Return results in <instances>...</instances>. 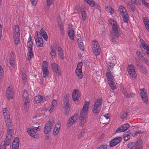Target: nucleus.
<instances>
[{"label":"nucleus","mask_w":149,"mask_h":149,"mask_svg":"<svg viewBox=\"0 0 149 149\" xmlns=\"http://www.w3.org/2000/svg\"><path fill=\"white\" fill-rule=\"evenodd\" d=\"M84 1L88 3L91 7H93L94 5L95 2L93 0H84Z\"/></svg>","instance_id":"obj_38"},{"label":"nucleus","mask_w":149,"mask_h":149,"mask_svg":"<svg viewBox=\"0 0 149 149\" xmlns=\"http://www.w3.org/2000/svg\"><path fill=\"white\" fill-rule=\"evenodd\" d=\"M35 101L36 103H38L41 102H44L45 100V98L40 95H38L35 97L34 98Z\"/></svg>","instance_id":"obj_15"},{"label":"nucleus","mask_w":149,"mask_h":149,"mask_svg":"<svg viewBox=\"0 0 149 149\" xmlns=\"http://www.w3.org/2000/svg\"><path fill=\"white\" fill-rule=\"evenodd\" d=\"M70 97L69 95L68 94H65L64 97V100L63 101L64 102H66L68 101L69 102V98Z\"/></svg>","instance_id":"obj_54"},{"label":"nucleus","mask_w":149,"mask_h":149,"mask_svg":"<svg viewBox=\"0 0 149 149\" xmlns=\"http://www.w3.org/2000/svg\"><path fill=\"white\" fill-rule=\"evenodd\" d=\"M80 119L81 120V122L80 123V125L81 126H82L84 125L86 121V120L85 118H80Z\"/></svg>","instance_id":"obj_50"},{"label":"nucleus","mask_w":149,"mask_h":149,"mask_svg":"<svg viewBox=\"0 0 149 149\" xmlns=\"http://www.w3.org/2000/svg\"><path fill=\"white\" fill-rule=\"evenodd\" d=\"M138 143H139V139L136 142L129 143L127 144V147L130 149H132L133 148L134 149V148H135Z\"/></svg>","instance_id":"obj_19"},{"label":"nucleus","mask_w":149,"mask_h":149,"mask_svg":"<svg viewBox=\"0 0 149 149\" xmlns=\"http://www.w3.org/2000/svg\"><path fill=\"white\" fill-rule=\"evenodd\" d=\"M68 35L71 39L73 40L74 39V32L72 27L71 28H69V30L68 31Z\"/></svg>","instance_id":"obj_17"},{"label":"nucleus","mask_w":149,"mask_h":149,"mask_svg":"<svg viewBox=\"0 0 149 149\" xmlns=\"http://www.w3.org/2000/svg\"><path fill=\"white\" fill-rule=\"evenodd\" d=\"M13 142H14L16 143L19 144V138L18 137H16L14 139Z\"/></svg>","instance_id":"obj_62"},{"label":"nucleus","mask_w":149,"mask_h":149,"mask_svg":"<svg viewBox=\"0 0 149 149\" xmlns=\"http://www.w3.org/2000/svg\"><path fill=\"white\" fill-rule=\"evenodd\" d=\"M33 6H36L37 2V0H30Z\"/></svg>","instance_id":"obj_63"},{"label":"nucleus","mask_w":149,"mask_h":149,"mask_svg":"<svg viewBox=\"0 0 149 149\" xmlns=\"http://www.w3.org/2000/svg\"><path fill=\"white\" fill-rule=\"evenodd\" d=\"M27 47H33V44L31 35H30L27 41Z\"/></svg>","instance_id":"obj_32"},{"label":"nucleus","mask_w":149,"mask_h":149,"mask_svg":"<svg viewBox=\"0 0 149 149\" xmlns=\"http://www.w3.org/2000/svg\"><path fill=\"white\" fill-rule=\"evenodd\" d=\"M111 74L110 72H107L106 73V75L108 84L111 87V89L113 90H114L116 88L114 86V83Z\"/></svg>","instance_id":"obj_6"},{"label":"nucleus","mask_w":149,"mask_h":149,"mask_svg":"<svg viewBox=\"0 0 149 149\" xmlns=\"http://www.w3.org/2000/svg\"><path fill=\"white\" fill-rule=\"evenodd\" d=\"M23 100H27L26 99L29 100L28 97V95L27 91L26 90H24L23 91Z\"/></svg>","instance_id":"obj_29"},{"label":"nucleus","mask_w":149,"mask_h":149,"mask_svg":"<svg viewBox=\"0 0 149 149\" xmlns=\"http://www.w3.org/2000/svg\"><path fill=\"white\" fill-rule=\"evenodd\" d=\"M32 47H28V52L27 54V60L30 61L33 57L34 54L33 51Z\"/></svg>","instance_id":"obj_14"},{"label":"nucleus","mask_w":149,"mask_h":149,"mask_svg":"<svg viewBox=\"0 0 149 149\" xmlns=\"http://www.w3.org/2000/svg\"><path fill=\"white\" fill-rule=\"evenodd\" d=\"M14 130L13 129H8L6 134V139L5 140L7 141V144L10 143L12 139V134Z\"/></svg>","instance_id":"obj_10"},{"label":"nucleus","mask_w":149,"mask_h":149,"mask_svg":"<svg viewBox=\"0 0 149 149\" xmlns=\"http://www.w3.org/2000/svg\"><path fill=\"white\" fill-rule=\"evenodd\" d=\"M48 64L47 61H43L42 66V68H48Z\"/></svg>","instance_id":"obj_55"},{"label":"nucleus","mask_w":149,"mask_h":149,"mask_svg":"<svg viewBox=\"0 0 149 149\" xmlns=\"http://www.w3.org/2000/svg\"><path fill=\"white\" fill-rule=\"evenodd\" d=\"M43 72V76L44 77H46L49 74L48 68H42Z\"/></svg>","instance_id":"obj_30"},{"label":"nucleus","mask_w":149,"mask_h":149,"mask_svg":"<svg viewBox=\"0 0 149 149\" xmlns=\"http://www.w3.org/2000/svg\"><path fill=\"white\" fill-rule=\"evenodd\" d=\"M111 41L113 44H115L116 37L118 38L120 36L121 33L119 31L118 27L116 24L112 26V30L111 31Z\"/></svg>","instance_id":"obj_1"},{"label":"nucleus","mask_w":149,"mask_h":149,"mask_svg":"<svg viewBox=\"0 0 149 149\" xmlns=\"http://www.w3.org/2000/svg\"><path fill=\"white\" fill-rule=\"evenodd\" d=\"M107 64L109 66V67L108 68L109 69V71L111 70V71H110V72L111 74H112L113 72H111L112 69L113 67L114 66L115 64H114L113 62L111 61L110 60H108L107 61Z\"/></svg>","instance_id":"obj_22"},{"label":"nucleus","mask_w":149,"mask_h":149,"mask_svg":"<svg viewBox=\"0 0 149 149\" xmlns=\"http://www.w3.org/2000/svg\"><path fill=\"white\" fill-rule=\"evenodd\" d=\"M109 22L110 24L112 26L114 25H116L117 24L116 22L112 19H109Z\"/></svg>","instance_id":"obj_48"},{"label":"nucleus","mask_w":149,"mask_h":149,"mask_svg":"<svg viewBox=\"0 0 149 149\" xmlns=\"http://www.w3.org/2000/svg\"><path fill=\"white\" fill-rule=\"evenodd\" d=\"M143 21L144 24L146 25V24H147L149 23V21L147 18L146 17H144L143 18Z\"/></svg>","instance_id":"obj_57"},{"label":"nucleus","mask_w":149,"mask_h":149,"mask_svg":"<svg viewBox=\"0 0 149 149\" xmlns=\"http://www.w3.org/2000/svg\"><path fill=\"white\" fill-rule=\"evenodd\" d=\"M102 99L101 98L97 99L94 102L92 107L93 112L95 115H98L100 112L101 107H100L102 103Z\"/></svg>","instance_id":"obj_2"},{"label":"nucleus","mask_w":149,"mask_h":149,"mask_svg":"<svg viewBox=\"0 0 149 149\" xmlns=\"http://www.w3.org/2000/svg\"><path fill=\"white\" fill-rule=\"evenodd\" d=\"M58 51L60 58L61 59H63V50L61 47H58Z\"/></svg>","instance_id":"obj_25"},{"label":"nucleus","mask_w":149,"mask_h":149,"mask_svg":"<svg viewBox=\"0 0 149 149\" xmlns=\"http://www.w3.org/2000/svg\"><path fill=\"white\" fill-rule=\"evenodd\" d=\"M54 122L52 120L49 119L48 122L46 123L44 128V132L45 134H47L51 130Z\"/></svg>","instance_id":"obj_4"},{"label":"nucleus","mask_w":149,"mask_h":149,"mask_svg":"<svg viewBox=\"0 0 149 149\" xmlns=\"http://www.w3.org/2000/svg\"><path fill=\"white\" fill-rule=\"evenodd\" d=\"M14 39L15 43L16 45L19 43V38H14Z\"/></svg>","instance_id":"obj_58"},{"label":"nucleus","mask_w":149,"mask_h":149,"mask_svg":"<svg viewBox=\"0 0 149 149\" xmlns=\"http://www.w3.org/2000/svg\"><path fill=\"white\" fill-rule=\"evenodd\" d=\"M130 138V135L129 134H127L126 136H125L123 137V139L125 141H127Z\"/></svg>","instance_id":"obj_64"},{"label":"nucleus","mask_w":149,"mask_h":149,"mask_svg":"<svg viewBox=\"0 0 149 149\" xmlns=\"http://www.w3.org/2000/svg\"><path fill=\"white\" fill-rule=\"evenodd\" d=\"M3 112L7 127L8 129H13L12 124L10 119L9 113L7 108L3 109Z\"/></svg>","instance_id":"obj_3"},{"label":"nucleus","mask_w":149,"mask_h":149,"mask_svg":"<svg viewBox=\"0 0 149 149\" xmlns=\"http://www.w3.org/2000/svg\"><path fill=\"white\" fill-rule=\"evenodd\" d=\"M87 112L82 110L80 113V118H85L86 115H87Z\"/></svg>","instance_id":"obj_34"},{"label":"nucleus","mask_w":149,"mask_h":149,"mask_svg":"<svg viewBox=\"0 0 149 149\" xmlns=\"http://www.w3.org/2000/svg\"><path fill=\"white\" fill-rule=\"evenodd\" d=\"M8 63L12 67H14L15 63V60L14 58V53L11 52L9 55Z\"/></svg>","instance_id":"obj_13"},{"label":"nucleus","mask_w":149,"mask_h":149,"mask_svg":"<svg viewBox=\"0 0 149 149\" xmlns=\"http://www.w3.org/2000/svg\"><path fill=\"white\" fill-rule=\"evenodd\" d=\"M14 95V90L11 87H8L6 91V96L8 100H10L13 98Z\"/></svg>","instance_id":"obj_5"},{"label":"nucleus","mask_w":149,"mask_h":149,"mask_svg":"<svg viewBox=\"0 0 149 149\" xmlns=\"http://www.w3.org/2000/svg\"><path fill=\"white\" fill-rule=\"evenodd\" d=\"M19 144L16 143L14 142H13L12 146V149H18Z\"/></svg>","instance_id":"obj_44"},{"label":"nucleus","mask_w":149,"mask_h":149,"mask_svg":"<svg viewBox=\"0 0 149 149\" xmlns=\"http://www.w3.org/2000/svg\"><path fill=\"white\" fill-rule=\"evenodd\" d=\"M78 118V114L75 113L69 119L67 122V125L69 127H71L76 122Z\"/></svg>","instance_id":"obj_7"},{"label":"nucleus","mask_w":149,"mask_h":149,"mask_svg":"<svg viewBox=\"0 0 149 149\" xmlns=\"http://www.w3.org/2000/svg\"><path fill=\"white\" fill-rule=\"evenodd\" d=\"M127 7L129 9L133 12H134L135 10V6L132 3H128Z\"/></svg>","instance_id":"obj_36"},{"label":"nucleus","mask_w":149,"mask_h":149,"mask_svg":"<svg viewBox=\"0 0 149 149\" xmlns=\"http://www.w3.org/2000/svg\"><path fill=\"white\" fill-rule=\"evenodd\" d=\"M92 47H100L98 42L96 40L93 41L92 42Z\"/></svg>","instance_id":"obj_45"},{"label":"nucleus","mask_w":149,"mask_h":149,"mask_svg":"<svg viewBox=\"0 0 149 149\" xmlns=\"http://www.w3.org/2000/svg\"><path fill=\"white\" fill-rule=\"evenodd\" d=\"M10 143H9L8 145L7 144V141H4L2 142L0 146V149H6V146H9Z\"/></svg>","instance_id":"obj_28"},{"label":"nucleus","mask_w":149,"mask_h":149,"mask_svg":"<svg viewBox=\"0 0 149 149\" xmlns=\"http://www.w3.org/2000/svg\"><path fill=\"white\" fill-rule=\"evenodd\" d=\"M59 130L57 129V128L54 127V131H53V134L54 135H57L59 132Z\"/></svg>","instance_id":"obj_56"},{"label":"nucleus","mask_w":149,"mask_h":149,"mask_svg":"<svg viewBox=\"0 0 149 149\" xmlns=\"http://www.w3.org/2000/svg\"><path fill=\"white\" fill-rule=\"evenodd\" d=\"M127 71L129 75L132 77L135 78L136 77L135 69L132 65H129L127 67Z\"/></svg>","instance_id":"obj_9"},{"label":"nucleus","mask_w":149,"mask_h":149,"mask_svg":"<svg viewBox=\"0 0 149 149\" xmlns=\"http://www.w3.org/2000/svg\"><path fill=\"white\" fill-rule=\"evenodd\" d=\"M63 107L64 110V113L67 115L69 113L70 106L68 101H63Z\"/></svg>","instance_id":"obj_11"},{"label":"nucleus","mask_w":149,"mask_h":149,"mask_svg":"<svg viewBox=\"0 0 149 149\" xmlns=\"http://www.w3.org/2000/svg\"><path fill=\"white\" fill-rule=\"evenodd\" d=\"M110 146L111 147H113L117 145L116 142L113 141V139L109 143Z\"/></svg>","instance_id":"obj_49"},{"label":"nucleus","mask_w":149,"mask_h":149,"mask_svg":"<svg viewBox=\"0 0 149 149\" xmlns=\"http://www.w3.org/2000/svg\"><path fill=\"white\" fill-rule=\"evenodd\" d=\"M23 100L24 102V108L26 109L28 108L29 101V100Z\"/></svg>","instance_id":"obj_43"},{"label":"nucleus","mask_w":149,"mask_h":149,"mask_svg":"<svg viewBox=\"0 0 149 149\" xmlns=\"http://www.w3.org/2000/svg\"><path fill=\"white\" fill-rule=\"evenodd\" d=\"M92 50L96 55H98L100 54V49L99 47H92Z\"/></svg>","instance_id":"obj_24"},{"label":"nucleus","mask_w":149,"mask_h":149,"mask_svg":"<svg viewBox=\"0 0 149 149\" xmlns=\"http://www.w3.org/2000/svg\"><path fill=\"white\" fill-rule=\"evenodd\" d=\"M107 146L106 145H102L97 148V149H107Z\"/></svg>","instance_id":"obj_59"},{"label":"nucleus","mask_w":149,"mask_h":149,"mask_svg":"<svg viewBox=\"0 0 149 149\" xmlns=\"http://www.w3.org/2000/svg\"><path fill=\"white\" fill-rule=\"evenodd\" d=\"M77 42H78V45H79V47H84V44L83 43V41L81 39H80L78 38Z\"/></svg>","instance_id":"obj_46"},{"label":"nucleus","mask_w":149,"mask_h":149,"mask_svg":"<svg viewBox=\"0 0 149 149\" xmlns=\"http://www.w3.org/2000/svg\"><path fill=\"white\" fill-rule=\"evenodd\" d=\"M75 72L76 75L79 79L82 78L83 77V74L82 73V70H81L80 69H76L75 71Z\"/></svg>","instance_id":"obj_23"},{"label":"nucleus","mask_w":149,"mask_h":149,"mask_svg":"<svg viewBox=\"0 0 149 149\" xmlns=\"http://www.w3.org/2000/svg\"><path fill=\"white\" fill-rule=\"evenodd\" d=\"M139 68L143 73L146 74L147 73L148 71L144 67L143 65L140 66Z\"/></svg>","instance_id":"obj_42"},{"label":"nucleus","mask_w":149,"mask_h":149,"mask_svg":"<svg viewBox=\"0 0 149 149\" xmlns=\"http://www.w3.org/2000/svg\"><path fill=\"white\" fill-rule=\"evenodd\" d=\"M140 38V43L141 45V47H149L148 45L141 38Z\"/></svg>","instance_id":"obj_35"},{"label":"nucleus","mask_w":149,"mask_h":149,"mask_svg":"<svg viewBox=\"0 0 149 149\" xmlns=\"http://www.w3.org/2000/svg\"><path fill=\"white\" fill-rule=\"evenodd\" d=\"M34 36V38L36 42V45L38 47H43V39L42 37H39L38 32H36Z\"/></svg>","instance_id":"obj_8"},{"label":"nucleus","mask_w":149,"mask_h":149,"mask_svg":"<svg viewBox=\"0 0 149 149\" xmlns=\"http://www.w3.org/2000/svg\"><path fill=\"white\" fill-rule=\"evenodd\" d=\"M129 125L128 123L125 124L118 128L116 131V133H120L126 130L129 127Z\"/></svg>","instance_id":"obj_12"},{"label":"nucleus","mask_w":149,"mask_h":149,"mask_svg":"<svg viewBox=\"0 0 149 149\" xmlns=\"http://www.w3.org/2000/svg\"><path fill=\"white\" fill-rule=\"evenodd\" d=\"M141 97L143 101L146 104L148 105L149 104L147 96Z\"/></svg>","instance_id":"obj_41"},{"label":"nucleus","mask_w":149,"mask_h":149,"mask_svg":"<svg viewBox=\"0 0 149 149\" xmlns=\"http://www.w3.org/2000/svg\"><path fill=\"white\" fill-rule=\"evenodd\" d=\"M72 98L74 101L78 100L79 98L80 94L77 90H74L72 93Z\"/></svg>","instance_id":"obj_16"},{"label":"nucleus","mask_w":149,"mask_h":149,"mask_svg":"<svg viewBox=\"0 0 149 149\" xmlns=\"http://www.w3.org/2000/svg\"><path fill=\"white\" fill-rule=\"evenodd\" d=\"M19 26L16 25L14 26L13 32H19Z\"/></svg>","instance_id":"obj_47"},{"label":"nucleus","mask_w":149,"mask_h":149,"mask_svg":"<svg viewBox=\"0 0 149 149\" xmlns=\"http://www.w3.org/2000/svg\"><path fill=\"white\" fill-rule=\"evenodd\" d=\"M140 91V95L141 97L147 96V94L145 90L143 89H141Z\"/></svg>","instance_id":"obj_37"},{"label":"nucleus","mask_w":149,"mask_h":149,"mask_svg":"<svg viewBox=\"0 0 149 149\" xmlns=\"http://www.w3.org/2000/svg\"><path fill=\"white\" fill-rule=\"evenodd\" d=\"M119 8L121 15L125 14V13L127 12L125 8L122 5H120L119 6Z\"/></svg>","instance_id":"obj_31"},{"label":"nucleus","mask_w":149,"mask_h":149,"mask_svg":"<svg viewBox=\"0 0 149 149\" xmlns=\"http://www.w3.org/2000/svg\"><path fill=\"white\" fill-rule=\"evenodd\" d=\"M52 67L53 70L55 71L57 74L59 75L60 71L59 70L57 65L56 63H54L52 65Z\"/></svg>","instance_id":"obj_21"},{"label":"nucleus","mask_w":149,"mask_h":149,"mask_svg":"<svg viewBox=\"0 0 149 149\" xmlns=\"http://www.w3.org/2000/svg\"><path fill=\"white\" fill-rule=\"evenodd\" d=\"M80 12L81 14L83 20L85 21L86 19V12L84 10V7H83L81 6V7H80Z\"/></svg>","instance_id":"obj_20"},{"label":"nucleus","mask_w":149,"mask_h":149,"mask_svg":"<svg viewBox=\"0 0 149 149\" xmlns=\"http://www.w3.org/2000/svg\"><path fill=\"white\" fill-rule=\"evenodd\" d=\"M13 35L14 38H20V34L19 32H13Z\"/></svg>","instance_id":"obj_53"},{"label":"nucleus","mask_w":149,"mask_h":149,"mask_svg":"<svg viewBox=\"0 0 149 149\" xmlns=\"http://www.w3.org/2000/svg\"><path fill=\"white\" fill-rule=\"evenodd\" d=\"M53 47H51L50 48L51 52H50V54L51 55L52 58H55L56 55V51L54 48H52Z\"/></svg>","instance_id":"obj_33"},{"label":"nucleus","mask_w":149,"mask_h":149,"mask_svg":"<svg viewBox=\"0 0 149 149\" xmlns=\"http://www.w3.org/2000/svg\"><path fill=\"white\" fill-rule=\"evenodd\" d=\"M83 65V63L82 62L79 63L77 65V67L76 69H80L81 70H82V66Z\"/></svg>","instance_id":"obj_52"},{"label":"nucleus","mask_w":149,"mask_h":149,"mask_svg":"<svg viewBox=\"0 0 149 149\" xmlns=\"http://www.w3.org/2000/svg\"><path fill=\"white\" fill-rule=\"evenodd\" d=\"M27 131L31 136L34 138L36 136V132L33 128H29L27 130Z\"/></svg>","instance_id":"obj_18"},{"label":"nucleus","mask_w":149,"mask_h":149,"mask_svg":"<svg viewBox=\"0 0 149 149\" xmlns=\"http://www.w3.org/2000/svg\"><path fill=\"white\" fill-rule=\"evenodd\" d=\"M122 139V138L121 137H116L113 139V141H114L115 142H116L117 145L120 142Z\"/></svg>","instance_id":"obj_40"},{"label":"nucleus","mask_w":149,"mask_h":149,"mask_svg":"<svg viewBox=\"0 0 149 149\" xmlns=\"http://www.w3.org/2000/svg\"><path fill=\"white\" fill-rule=\"evenodd\" d=\"M123 18L125 22L128 23V22L129 16L127 12L125 13V14L121 15Z\"/></svg>","instance_id":"obj_27"},{"label":"nucleus","mask_w":149,"mask_h":149,"mask_svg":"<svg viewBox=\"0 0 149 149\" xmlns=\"http://www.w3.org/2000/svg\"><path fill=\"white\" fill-rule=\"evenodd\" d=\"M140 58L143 61H144L145 63H148V61L146 56L141 55V56H140Z\"/></svg>","instance_id":"obj_39"},{"label":"nucleus","mask_w":149,"mask_h":149,"mask_svg":"<svg viewBox=\"0 0 149 149\" xmlns=\"http://www.w3.org/2000/svg\"><path fill=\"white\" fill-rule=\"evenodd\" d=\"M3 70L2 69L1 66L0 65V80H1L2 79V77L3 75Z\"/></svg>","instance_id":"obj_51"},{"label":"nucleus","mask_w":149,"mask_h":149,"mask_svg":"<svg viewBox=\"0 0 149 149\" xmlns=\"http://www.w3.org/2000/svg\"><path fill=\"white\" fill-rule=\"evenodd\" d=\"M53 0H47V5L49 6L51 5L52 4Z\"/></svg>","instance_id":"obj_61"},{"label":"nucleus","mask_w":149,"mask_h":149,"mask_svg":"<svg viewBox=\"0 0 149 149\" xmlns=\"http://www.w3.org/2000/svg\"><path fill=\"white\" fill-rule=\"evenodd\" d=\"M143 48L146 50L145 52L147 53L148 56L149 57V47H143Z\"/></svg>","instance_id":"obj_60"},{"label":"nucleus","mask_w":149,"mask_h":149,"mask_svg":"<svg viewBox=\"0 0 149 149\" xmlns=\"http://www.w3.org/2000/svg\"><path fill=\"white\" fill-rule=\"evenodd\" d=\"M89 106V103L88 102H86L83 105L82 110L88 111Z\"/></svg>","instance_id":"obj_26"}]
</instances>
